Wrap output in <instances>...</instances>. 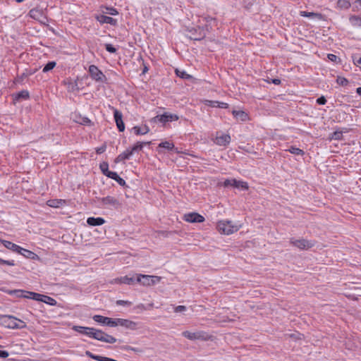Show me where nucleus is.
Listing matches in <instances>:
<instances>
[{
	"label": "nucleus",
	"mask_w": 361,
	"mask_h": 361,
	"mask_svg": "<svg viewBox=\"0 0 361 361\" xmlns=\"http://www.w3.org/2000/svg\"><path fill=\"white\" fill-rule=\"evenodd\" d=\"M241 228V225L233 223L228 220H221L217 223L216 228L222 234L230 235L238 231Z\"/></svg>",
	"instance_id": "1"
},
{
	"label": "nucleus",
	"mask_w": 361,
	"mask_h": 361,
	"mask_svg": "<svg viewBox=\"0 0 361 361\" xmlns=\"http://www.w3.org/2000/svg\"><path fill=\"white\" fill-rule=\"evenodd\" d=\"M1 324L8 329H23L25 327V323L11 315H4L1 318Z\"/></svg>",
	"instance_id": "2"
},
{
	"label": "nucleus",
	"mask_w": 361,
	"mask_h": 361,
	"mask_svg": "<svg viewBox=\"0 0 361 361\" xmlns=\"http://www.w3.org/2000/svg\"><path fill=\"white\" fill-rule=\"evenodd\" d=\"M161 277L157 276H150L145 274H136V282L143 286H153L161 281Z\"/></svg>",
	"instance_id": "3"
},
{
	"label": "nucleus",
	"mask_w": 361,
	"mask_h": 361,
	"mask_svg": "<svg viewBox=\"0 0 361 361\" xmlns=\"http://www.w3.org/2000/svg\"><path fill=\"white\" fill-rule=\"evenodd\" d=\"M97 202L100 204L102 207H105L114 209H118L121 205L118 199L111 196L99 197L97 199Z\"/></svg>",
	"instance_id": "4"
},
{
	"label": "nucleus",
	"mask_w": 361,
	"mask_h": 361,
	"mask_svg": "<svg viewBox=\"0 0 361 361\" xmlns=\"http://www.w3.org/2000/svg\"><path fill=\"white\" fill-rule=\"evenodd\" d=\"M178 119H179V116L177 114L165 112L161 115H157V116L153 117L150 120V122H152V123L160 122L164 125L168 122L177 121Z\"/></svg>",
	"instance_id": "5"
},
{
	"label": "nucleus",
	"mask_w": 361,
	"mask_h": 361,
	"mask_svg": "<svg viewBox=\"0 0 361 361\" xmlns=\"http://www.w3.org/2000/svg\"><path fill=\"white\" fill-rule=\"evenodd\" d=\"M183 336L185 338L191 340H200V341H207L209 339L210 336L204 331H199L196 332H191L189 331H185L182 333Z\"/></svg>",
	"instance_id": "6"
},
{
	"label": "nucleus",
	"mask_w": 361,
	"mask_h": 361,
	"mask_svg": "<svg viewBox=\"0 0 361 361\" xmlns=\"http://www.w3.org/2000/svg\"><path fill=\"white\" fill-rule=\"evenodd\" d=\"M88 72L91 78L96 82H106L107 78L106 75L95 65H90L88 68Z\"/></svg>",
	"instance_id": "7"
},
{
	"label": "nucleus",
	"mask_w": 361,
	"mask_h": 361,
	"mask_svg": "<svg viewBox=\"0 0 361 361\" xmlns=\"http://www.w3.org/2000/svg\"><path fill=\"white\" fill-rule=\"evenodd\" d=\"M223 185L224 187L232 186L235 188H238L242 190H247L249 188L248 183L245 181L238 180L235 178L233 179H226L223 183Z\"/></svg>",
	"instance_id": "8"
},
{
	"label": "nucleus",
	"mask_w": 361,
	"mask_h": 361,
	"mask_svg": "<svg viewBox=\"0 0 361 361\" xmlns=\"http://www.w3.org/2000/svg\"><path fill=\"white\" fill-rule=\"evenodd\" d=\"M94 338L96 340H98V341H100L102 342H105L107 343H111V344L116 342V338L104 333L102 330L97 329H95Z\"/></svg>",
	"instance_id": "9"
},
{
	"label": "nucleus",
	"mask_w": 361,
	"mask_h": 361,
	"mask_svg": "<svg viewBox=\"0 0 361 361\" xmlns=\"http://www.w3.org/2000/svg\"><path fill=\"white\" fill-rule=\"evenodd\" d=\"M290 243L300 250H308L314 246V243L306 239L290 238Z\"/></svg>",
	"instance_id": "10"
},
{
	"label": "nucleus",
	"mask_w": 361,
	"mask_h": 361,
	"mask_svg": "<svg viewBox=\"0 0 361 361\" xmlns=\"http://www.w3.org/2000/svg\"><path fill=\"white\" fill-rule=\"evenodd\" d=\"M137 323L129 319L121 318L115 319L114 327L117 326H121L127 329L135 330L137 329Z\"/></svg>",
	"instance_id": "11"
},
{
	"label": "nucleus",
	"mask_w": 361,
	"mask_h": 361,
	"mask_svg": "<svg viewBox=\"0 0 361 361\" xmlns=\"http://www.w3.org/2000/svg\"><path fill=\"white\" fill-rule=\"evenodd\" d=\"M93 320L97 323L111 327H114L115 319L96 314L92 317Z\"/></svg>",
	"instance_id": "12"
},
{
	"label": "nucleus",
	"mask_w": 361,
	"mask_h": 361,
	"mask_svg": "<svg viewBox=\"0 0 361 361\" xmlns=\"http://www.w3.org/2000/svg\"><path fill=\"white\" fill-rule=\"evenodd\" d=\"M16 293H19L20 294L18 296L25 298H30L35 300L36 301H40L42 300V298L43 297L42 294L30 292V291H23L21 290H16Z\"/></svg>",
	"instance_id": "13"
},
{
	"label": "nucleus",
	"mask_w": 361,
	"mask_h": 361,
	"mask_svg": "<svg viewBox=\"0 0 361 361\" xmlns=\"http://www.w3.org/2000/svg\"><path fill=\"white\" fill-rule=\"evenodd\" d=\"M114 116L115 119V122L116 123V126L118 129L119 132H123L125 130V125L123 121V115L121 111H119L116 109H114Z\"/></svg>",
	"instance_id": "14"
},
{
	"label": "nucleus",
	"mask_w": 361,
	"mask_h": 361,
	"mask_svg": "<svg viewBox=\"0 0 361 361\" xmlns=\"http://www.w3.org/2000/svg\"><path fill=\"white\" fill-rule=\"evenodd\" d=\"M184 219L190 223H202L204 221V216L195 212L185 214Z\"/></svg>",
	"instance_id": "15"
},
{
	"label": "nucleus",
	"mask_w": 361,
	"mask_h": 361,
	"mask_svg": "<svg viewBox=\"0 0 361 361\" xmlns=\"http://www.w3.org/2000/svg\"><path fill=\"white\" fill-rule=\"evenodd\" d=\"M63 84L66 86L68 92H78L80 90V87L78 85V80H72L71 78H67L63 80Z\"/></svg>",
	"instance_id": "16"
},
{
	"label": "nucleus",
	"mask_w": 361,
	"mask_h": 361,
	"mask_svg": "<svg viewBox=\"0 0 361 361\" xmlns=\"http://www.w3.org/2000/svg\"><path fill=\"white\" fill-rule=\"evenodd\" d=\"M96 19L101 24L106 23L110 24L111 25H116L117 24L116 19L104 15H98L96 16Z\"/></svg>",
	"instance_id": "17"
},
{
	"label": "nucleus",
	"mask_w": 361,
	"mask_h": 361,
	"mask_svg": "<svg viewBox=\"0 0 361 361\" xmlns=\"http://www.w3.org/2000/svg\"><path fill=\"white\" fill-rule=\"evenodd\" d=\"M215 143L219 146H226L231 142V137L228 134L217 135L215 138Z\"/></svg>",
	"instance_id": "18"
},
{
	"label": "nucleus",
	"mask_w": 361,
	"mask_h": 361,
	"mask_svg": "<svg viewBox=\"0 0 361 361\" xmlns=\"http://www.w3.org/2000/svg\"><path fill=\"white\" fill-rule=\"evenodd\" d=\"M136 281V276H125L114 279L116 283L133 284Z\"/></svg>",
	"instance_id": "19"
},
{
	"label": "nucleus",
	"mask_w": 361,
	"mask_h": 361,
	"mask_svg": "<svg viewBox=\"0 0 361 361\" xmlns=\"http://www.w3.org/2000/svg\"><path fill=\"white\" fill-rule=\"evenodd\" d=\"M87 223L92 226H101L105 223V220L102 217H89L87 219Z\"/></svg>",
	"instance_id": "20"
},
{
	"label": "nucleus",
	"mask_w": 361,
	"mask_h": 361,
	"mask_svg": "<svg viewBox=\"0 0 361 361\" xmlns=\"http://www.w3.org/2000/svg\"><path fill=\"white\" fill-rule=\"evenodd\" d=\"M1 242L5 247H6L7 249L11 250L13 252H16L17 253L19 252V251L20 250H22L21 247H20L19 245L11 242V241L4 240Z\"/></svg>",
	"instance_id": "21"
},
{
	"label": "nucleus",
	"mask_w": 361,
	"mask_h": 361,
	"mask_svg": "<svg viewBox=\"0 0 361 361\" xmlns=\"http://www.w3.org/2000/svg\"><path fill=\"white\" fill-rule=\"evenodd\" d=\"M232 114H233V116L237 120H239V121H246L247 120H248V115H247V114L245 113L243 111H235V110H233L232 111Z\"/></svg>",
	"instance_id": "22"
},
{
	"label": "nucleus",
	"mask_w": 361,
	"mask_h": 361,
	"mask_svg": "<svg viewBox=\"0 0 361 361\" xmlns=\"http://www.w3.org/2000/svg\"><path fill=\"white\" fill-rule=\"evenodd\" d=\"M132 131H133L134 133L137 135H145L149 132V128L147 125H145L142 128L139 126H134L132 128Z\"/></svg>",
	"instance_id": "23"
},
{
	"label": "nucleus",
	"mask_w": 361,
	"mask_h": 361,
	"mask_svg": "<svg viewBox=\"0 0 361 361\" xmlns=\"http://www.w3.org/2000/svg\"><path fill=\"white\" fill-rule=\"evenodd\" d=\"M131 156H132V152H130L129 149H127L126 151H124L123 153L120 154L115 159V162L118 163V162L123 161L126 159H129Z\"/></svg>",
	"instance_id": "24"
},
{
	"label": "nucleus",
	"mask_w": 361,
	"mask_h": 361,
	"mask_svg": "<svg viewBox=\"0 0 361 361\" xmlns=\"http://www.w3.org/2000/svg\"><path fill=\"white\" fill-rule=\"evenodd\" d=\"M28 15L35 20H39L43 15V12L42 10L35 8L29 11Z\"/></svg>",
	"instance_id": "25"
},
{
	"label": "nucleus",
	"mask_w": 361,
	"mask_h": 361,
	"mask_svg": "<svg viewBox=\"0 0 361 361\" xmlns=\"http://www.w3.org/2000/svg\"><path fill=\"white\" fill-rule=\"evenodd\" d=\"M18 253L28 259H35V258L38 257V256L35 252H33L30 250L24 249L23 247H22V250H20Z\"/></svg>",
	"instance_id": "26"
},
{
	"label": "nucleus",
	"mask_w": 361,
	"mask_h": 361,
	"mask_svg": "<svg viewBox=\"0 0 361 361\" xmlns=\"http://www.w3.org/2000/svg\"><path fill=\"white\" fill-rule=\"evenodd\" d=\"M347 132H348V130H347V129H345L344 133H347ZM343 130H337L334 131L333 133H331L329 135V139L330 140H341L343 139Z\"/></svg>",
	"instance_id": "27"
},
{
	"label": "nucleus",
	"mask_w": 361,
	"mask_h": 361,
	"mask_svg": "<svg viewBox=\"0 0 361 361\" xmlns=\"http://www.w3.org/2000/svg\"><path fill=\"white\" fill-rule=\"evenodd\" d=\"M151 142H137L133 147H132L130 149H129L130 152H132V155L133 153L141 151L144 147V145H149Z\"/></svg>",
	"instance_id": "28"
},
{
	"label": "nucleus",
	"mask_w": 361,
	"mask_h": 361,
	"mask_svg": "<svg viewBox=\"0 0 361 361\" xmlns=\"http://www.w3.org/2000/svg\"><path fill=\"white\" fill-rule=\"evenodd\" d=\"M300 15L302 17H307V18H317L318 19L322 18V14L318 13H314V12H307L305 11H302L300 12Z\"/></svg>",
	"instance_id": "29"
},
{
	"label": "nucleus",
	"mask_w": 361,
	"mask_h": 361,
	"mask_svg": "<svg viewBox=\"0 0 361 361\" xmlns=\"http://www.w3.org/2000/svg\"><path fill=\"white\" fill-rule=\"evenodd\" d=\"M349 20L353 26L361 27V17L352 16L350 17Z\"/></svg>",
	"instance_id": "30"
},
{
	"label": "nucleus",
	"mask_w": 361,
	"mask_h": 361,
	"mask_svg": "<svg viewBox=\"0 0 361 361\" xmlns=\"http://www.w3.org/2000/svg\"><path fill=\"white\" fill-rule=\"evenodd\" d=\"M41 302H43L46 304H48L51 306H55L57 304V302L55 299L48 295H43Z\"/></svg>",
	"instance_id": "31"
},
{
	"label": "nucleus",
	"mask_w": 361,
	"mask_h": 361,
	"mask_svg": "<svg viewBox=\"0 0 361 361\" xmlns=\"http://www.w3.org/2000/svg\"><path fill=\"white\" fill-rule=\"evenodd\" d=\"M30 97V94L27 90H22L19 92L15 96V99L17 100L19 99H27Z\"/></svg>",
	"instance_id": "32"
},
{
	"label": "nucleus",
	"mask_w": 361,
	"mask_h": 361,
	"mask_svg": "<svg viewBox=\"0 0 361 361\" xmlns=\"http://www.w3.org/2000/svg\"><path fill=\"white\" fill-rule=\"evenodd\" d=\"M288 151L289 152H290L291 154H295V155H300V156H302L305 152L302 149H300V148H298L296 147H294V146H291L288 149Z\"/></svg>",
	"instance_id": "33"
},
{
	"label": "nucleus",
	"mask_w": 361,
	"mask_h": 361,
	"mask_svg": "<svg viewBox=\"0 0 361 361\" xmlns=\"http://www.w3.org/2000/svg\"><path fill=\"white\" fill-rule=\"evenodd\" d=\"M176 75L183 78V79H187V80H189V79H191L192 78V76L189 74H188L185 71L183 70H178V69H176Z\"/></svg>",
	"instance_id": "34"
},
{
	"label": "nucleus",
	"mask_w": 361,
	"mask_h": 361,
	"mask_svg": "<svg viewBox=\"0 0 361 361\" xmlns=\"http://www.w3.org/2000/svg\"><path fill=\"white\" fill-rule=\"evenodd\" d=\"M159 147L165 148L168 150H171L174 148V145L169 141L161 142L159 144Z\"/></svg>",
	"instance_id": "35"
},
{
	"label": "nucleus",
	"mask_w": 361,
	"mask_h": 361,
	"mask_svg": "<svg viewBox=\"0 0 361 361\" xmlns=\"http://www.w3.org/2000/svg\"><path fill=\"white\" fill-rule=\"evenodd\" d=\"M56 65L55 61H49L45 66L43 68L42 72L47 73L49 71L52 70Z\"/></svg>",
	"instance_id": "36"
},
{
	"label": "nucleus",
	"mask_w": 361,
	"mask_h": 361,
	"mask_svg": "<svg viewBox=\"0 0 361 361\" xmlns=\"http://www.w3.org/2000/svg\"><path fill=\"white\" fill-rule=\"evenodd\" d=\"M99 168H100L102 173L104 175H105L106 176L110 172V171L109 170V164L107 162L104 161V162L101 163L99 165Z\"/></svg>",
	"instance_id": "37"
},
{
	"label": "nucleus",
	"mask_w": 361,
	"mask_h": 361,
	"mask_svg": "<svg viewBox=\"0 0 361 361\" xmlns=\"http://www.w3.org/2000/svg\"><path fill=\"white\" fill-rule=\"evenodd\" d=\"M73 329L78 333L85 334V332H87V329H88V327L80 326H74L73 327Z\"/></svg>",
	"instance_id": "38"
},
{
	"label": "nucleus",
	"mask_w": 361,
	"mask_h": 361,
	"mask_svg": "<svg viewBox=\"0 0 361 361\" xmlns=\"http://www.w3.org/2000/svg\"><path fill=\"white\" fill-rule=\"evenodd\" d=\"M353 63L355 66L361 68V57L357 55L353 56Z\"/></svg>",
	"instance_id": "39"
},
{
	"label": "nucleus",
	"mask_w": 361,
	"mask_h": 361,
	"mask_svg": "<svg viewBox=\"0 0 361 361\" xmlns=\"http://www.w3.org/2000/svg\"><path fill=\"white\" fill-rule=\"evenodd\" d=\"M106 13L108 14H110L111 16H116L118 13V11L115 8H113V7H106Z\"/></svg>",
	"instance_id": "40"
},
{
	"label": "nucleus",
	"mask_w": 361,
	"mask_h": 361,
	"mask_svg": "<svg viewBox=\"0 0 361 361\" xmlns=\"http://www.w3.org/2000/svg\"><path fill=\"white\" fill-rule=\"evenodd\" d=\"M336 81L339 85H341L342 86H345L348 83V80L346 78H343V77H338Z\"/></svg>",
	"instance_id": "41"
},
{
	"label": "nucleus",
	"mask_w": 361,
	"mask_h": 361,
	"mask_svg": "<svg viewBox=\"0 0 361 361\" xmlns=\"http://www.w3.org/2000/svg\"><path fill=\"white\" fill-rule=\"evenodd\" d=\"M95 329H94V328L88 327V329H87V332H85V335L94 338Z\"/></svg>",
	"instance_id": "42"
},
{
	"label": "nucleus",
	"mask_w": 361,
	"mask_h": 361,
	"mask_svg": "<svg viewBox=\"0 0 361 361\" xmlns=\"http://www.w3.org/2000/svg\"><path fill=\"white\" fill-rule=\"evenodd\" d=\"M0 265H8V266H14L13 260H5L0 258Z\"/></svg>",
	"instance_id": "43"
},
{
	"label": "nucleus",
	"mask_w": 361,
	"mask_h": 361,
	"mask_svg": "<svg viewBox=\"0 0 361 361\" xmlns=\"http://www.w3.org/2000/svg\"><path fill=\"white\" fill-rule=\"evenodd\" d=\"M105 49L109 53H115L116 51V49L111 44H106Z\"/></svg>",
	"instance_id": "44"
},
{
	"label": "nucleus",
	"mask_w": 361,
	"mask_h": 361,
	"mask_svg": "<svg viewBox=\"0 0 361 361\" xmlns=\"http://www.w3.org/2000/svg\"><path fill=\"white\" fill-rule=\"evenodd\" d=\"M213 103L217 104V107H219V108L227 109L228 107V104L225 102L214 101V102H213Z\"/></svg>",
	"instance_id": "45"
},
{
	"label": "nucleus",
	"mask_w": 361,
	"mask_h": 361,
	"mask_svg": "<svg viewBox=\"0 0 361 361\" xmlns=\"http://www.w3.org/2000/svg\"><path fill=\"white\" fill-rule=\"evenodd\" d=\"M327 57H328V59H329L331 61H333V62H336H336L338 61V60H339V61H340L339 58H338L336 55L333 54H329L327 55Z\"/></svg>",
	"instance_id": "46"
},
{
	"label": "nucleus",
	"mask_w": 361,
	"mask_h": 361,
	"mask_svg": "<svg viewBox=\"0 0 361 361\" xmlns=\"http://www.w3.org/2000/svg\"><path fill=\"white\" fill-rule=\"evenodd\" d=\"M32 73H23L21 75H20L18 78L17 81L19 82H23L25 78H26L28 75H32Z\"/></svg>",
	"instance_id": "47"
},
{
	"label": "nucleus",
	"mask_w": 361,
	"mask_h": 361,
	"mask_svg": "<svg viewBox=\"0 0 361 361\" xmlns=\"http://www.w3.org/2000/svg\"><path fill=\"white\" fill-rule=\"evenodd\" d=\"M317 103L319 105H324L326 103V99L324 96L317 98Z\"/></svg>",
	"instance_id": "48"
},
{
	"label": "nucleus",
	"mask_w": 361,
	"mask_h": 361,
	"mask_svg": "<svg viewBox=\"0 0 361 361\" xmlns=\"http://www.w3.org/2000/svg\"><path fill=\"white\" fill-rule=\"evenodd\" d=\"M108 178H110L115 180L119 176L116 172L111 171L106 176Z\"/></svg>",
	"instance_id": "49"
},
{
	"label": "nucleus",
	"mask_w": 361,
	"mask_h": 361,
	"mask_svg": "<svg viewBox=\"0 0 361 361\" xmlns=\"http://www.w3.org/2000/svg\"><path fill=\"white\" fill-rule=\"evenodd\" d=\"M186 310V307L184 305H178L174 308L175 312H181Z\"/></svg>",
	"instance_id": "50"
},
{
	"label": "nucleus",
	"mask_w": 361,
	"mask_h": 361,
	"mask_svg": "<svg viewBox=\"0 0 361 361\" xmlns=\"http://www.w3.org/2000/svg\"><path fill=\"white\" fill-rule=\"evenodd\" d=\"M116 304L118 305H128V306H130L131 305V302L128 301V300H119L116 301Z\"/></svg>",
	"instance_id": "51"
},
{
	"label": "nucleus",
	"mask_w": 361,
	"mask_h": 361,
	"mask_svg": "<svg viewBox=\"0 0 361 361\" xmlns=\"http://www.w3.org/2000/svg\"><path fill=\"white\" fill-rule=\"evenodd\" d=\"M106 145H102L99 147H98L97 149H96V152L97 154H102L103 152H104L106 151Z\"/></svg>",
	"instance_id": "52"
},
{
	"label": "nucleus",
	"mask_w": 361,
	"mask_h": 361,
	"mask_svg": "<svg viewBox=\"0 0 361 361\" xmlns=\"http://www.w3.org/2000/svg\"><path fill=\"white\" fill-rule=\"evenodd\" d=\"M115 180L121 186H124L126 185V181L120 176H118Z\"/></svg>",
	"instance_id": "53"
},
{
	"label": "nucleus",
	"mask_w": 361,
	"mask_h": 361,
	"mask_svg": "<svg viewBox=\"0 0 361 361\" xmlns=\"http://www.w3.org/2000/svg\"><path fill=\"white\" fill-rule=\"evenodd\" d=\"M9 354L6 350H0V357L1 358H6L8 357Z\"/></svg>",
	"instance_id": "54"
},
{
	"label": "nucleus",
	"mask_w": 361,
	"mask_h": 361,
	"mask_svg": "<svg viewBox=\"0 0 361 361\" xmlns=\"http://www.w3.org/2000/svg\"><path fill=\"white\" fill-rule=\"evenodd\" d=\"M124 349H125V350H133V351H135V352H141V350H138V349H137V348H133V347L129 346V345H128V346H126V347L124 348Z\"/></svg>",
	"instance_id": "55"
},
{
	"label": "nucleus",
	"mask_w": 361,
	"mask_h": 361,
	"mask_svg": "<svg viewBox=\"0 0 361 361\" xmlns=\"http://www.w3.org/2000/svg\"><path fill=\"white\" fill-rule=\"evenodd\" d=\"M204 19L207 23H211L212 20H214V18L210 16H206L204 18Z\"/></svg>",
	"instance_id": "56"
},
{
	"label": "nucleus",
	"mask_w": 361,
	"mask_h": 361,
	"mask_svg": "<svg viewBox=\"0 0 361 361\" xmlns=\"http://www.w3.org/2000/svg\"><path fill=\"white\" fill-rule=\"evenodd\" d=\"M343 6H344L345 8L350 7V4L348 1H347L345 0H343Z\"/></svg>",
	"instance_id": "57"
},
{
	"label": "nucleus",
	"mask_w": 361,
	"mask_h": 361,
	"mask_svg": "<svg viewBox=\"0 0 361 361\" xmlns=\"http://www.w3.org/2000/svg\"><path fill=\"white\" fill-rule=\"evenodd\" d=\"M272 82L275 85H279L281 83V80L279 79H274Z\"/></svg>",
	"instance_id": "58"
},
{
	"label": "nucleus",
	"mask_w": 361,
	"mask_h": 361,
	"mask_svg": "<svg viewBox=\"0 0 361 361\" xmlns=\"http://www.w3.org/2000/svg\"><path fill=\"white\" fill-rule=\"evenodd\" d=\"M356 92L357 94L361 96V87H359L356 89Z\"/></svg>",
	"instance_id": "59"
},
{
	"label": "nucleus",
	"mask_w": 361,
	"mask_h": 361,
	"mask_svg": "<svg viewBox=\"0 0 361 361\" xmlns=\"http://www.w3.org/2000/svg\"><path fill=\"white\" fill-rule=\"evenodd\" d=\"M214 101H210L209 102L212 104L211 106L217 107V104L213 103Z\"/></svg>",
	"instance_id": "60"
},
{
	"label": "nucleus",
	"mask_w": 361,
	"mask_h": 361,
	"mask_svg": "<svg viewBox=\"0 0 361 361\" xmlns=\"http://www.w3.org/2000/svg\"><path fill=\"white\" fill-rule=\"evenodd\" d=\"M50 202H52V203H51V204H49V205L50 207H56V206L54 205V200H51V201H50Z\"/></svg>",
	"instance_id": "61"
},
{
	"label": "nucleus",
	"mask_w": 361,
	"mask_h": 361,
	"mask_svg": "<svg viewBox=\"0 0 361 361\" xmlns=\"http://www.w3.org/2000/svg\"><path fill=\"white\" fill-rule=\"evenodd\" d=\"M50 202H52V203H51V204H49V205L50 207H56V206L54 205V200H51V201H50Z\"/></svg>",
	"instance_id": "62"
},
{
	"label": "nucleus",
	"mask_w": 361,
	"mask_h": 361,
	"mask_svg": "<svg viewBox=\"0 0 361 361\" xmlns=\"http://www.w3.org/2000/svg\"><path fill=\"white\" fill-rule=\"evenodd\" d=\"M50 202H52V203H51V204H49V205L50 207H56V206L54 205V200H51V201H50Z\"/></svg>",
	"instance_id": "63"
},
{
	"label": "nucleus",
	"mask_w": 361,
	"mask_h": 361,
	"mask_svg": "<svg viewBox=\"0 0 361 361\" xmlns=\"http://www.w3.org/2000/svg\"><path fill=\"white\" fill-rule=\"evenodd\" d=\"M356 2L358 3L361 6V0H356Z\"/></svg>",
	"instance_id": "64"
}]
</instances>
